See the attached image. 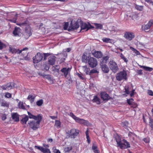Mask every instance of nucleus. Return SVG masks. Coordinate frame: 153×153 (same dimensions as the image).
<instances>
[{
  "mask_svg": "<svg viewBox=\"0 0 153 153\" xmlns=\"http://www.w3.org/2000/svg\"><path fill=\"white\" fill-rule=\"evenodd\" d=\"M43 146L44 147L46 148H45L42 147L37 146H35V148L38 149L43 153H51L50 149L47 148L49 147L48 145L43 144Z\"/></svg>",
  "mask_w": 153,
  "mask_h": 153,
  "instance_id": "1a4fd4ad",
  "label": "nucleus"
},
{
  "mask_svg": "<svg viewBox=\"0 0 153 153\" xmlns=\"http://www.w3.org/2000/svg\"><path fill=\"white\" fill-rule=\"evenodd\" d=\"M81 26V30L86 29V31H87L90 29L93 28L94 27L92 26L90 24H89V25H87L86 23H82Z\"/></svg>",
  "mask_w": 153,
  "mask_h": 153,
  "instance_id": "f3484780",
  "label": "nucleus"
},
{
  "mask_svg": "<svg viewBox=\"0 0 153 153\" xmlns=\"http://www.w3.org/2000/svg\"><path fill=\"white\" fill-rule=\"evenodd\" d=\"M115 139L118 146L120 149H125L130 147L129 143L125 139H122V138L119 135L117 134L115 136Z\"/></svg>",
  "mask_w": 153,
  "mask_h": 153,
  "instance_id": "f257e3e1",
  "label": "nucleus"
},
{
  "mask_svg": "<svg viewBox=\"0 0 153 153\" xmlns=\"http://www.w3.org/2000/svg\"><path fill=\"white\" fill-rule=\"evenodd\" d=\"M34 98L35 97L32 95H29L28 96L27 99L30 102H33L34 101Z\"/></svg>",
  "mask_w": 153,
  "mask_h": 153,
  "instance_id": "473e14b6",
  "label": "nucleus"
},
{
  "mask_svg": "<svg viewBox=\"0 0 153 153\" xmlns=\"http://www.w3.org/2000/svg\"><path fill=\"white\" fill-rule=\"evenodd\" d=\"M38 119L33 120L28 123L30 127L33 130H36L38 129L39 127V125L42 118H39V117Z\"/></svg>",
  "mask_w": 153,
  "mask_h": 153,
  "instance_id": "7ed1b4c3",
  "label": "nucleus"
},
{
  "mask_svg": "<svg viewBox=\"0 0 153 153\" xmlns=\"http://www.w3.org/2000/svg\"><path fill=\"white\" fill-rule=\"evenodd\" d=\"M11 94L8 92L5 93V97L7 98H10L11 97Z\"/></svg>",
  "mask_w": 153,
  "mask_h": 153,
  "instance_id": "c03bdc74",
  "label": "nucleus"
},
{
  "mask_svg": "<svg viewBox=\"0 0 153 153\" xmlns=\"http://www.w3.org/2000/svg\"><path fill=\"white\" fill-rule=\"evenodd\" d=\"M98 72V71L95 69H92L90 71L91 74L93 73H96Z\"/></svg>",
  "mask_w": 153,
  "mask_h": 153,
  "instance_id": "5fc2aeb1",
  "label": "nucleus"
},
{
  "mask_svg": "<svg viewBox=\"0 0 153 153\" xmlns=\"http://www.w3.org/2000/svg\"><path fill=\"white\" fill-rule=\"evenodd\" d=\"M11 114L12 119L14 122H18L19 121V115L17 113H13Z\"/></svg>",
  "mask_w": 153,
  "mask_h": 153,
  "instance_id": "aec40b11",
  "label": "nucleus"
},
{
  "mask_svg": "<svg viewBox=\"0 0 153 153\" xmlns=\"http://www.w3.org/2000/svg\"><path fill=\"white\" fill-rule=\"evenodd\" d=\"M27 24V22L26 21L24 22L21 23H17L16 25H18L21 26L23 25H24Z\"/></svg>",
  "mask_w": 153,
  "mask_h": 153,
  "instance_id": "49530a36",
  "label": "nucleus"
},
{
  "mask_svg": "<svg viewBox=\"0 0 153 153\" xmlns=\"http://www.w3.org/2000/svg\"><path fill=\"white\" fill-rule=\"evenodd\" d=\"M16 18H13V19H9V21L15 23L16 22Z\"/></svg>",
  "mask_w": 153,
  "mask_h": 153,
  "instance_id": "4d7b16f0",
  "label": "nucleus"
},
{
  "mask_svg": "<svg viewBox=\"0 0 153 153\" xmlns=\"http://www.w3.org/2000/svg\"><path fill=\"white\" fill-rule=\"evenodd\" d=\"M153 24V20L152 19L150 20L148 23L143 26H142V28H143V30L146 32H148L147 30L150 28L151 27Z\"/></svg>",
  "mask_w": 153,
  "mask_h": 153,
  "instance_id": "f8f14e48",
  "label": "nucleus"
},
{
  "mask_svg": "<svg viewBox=\"0 0 153 153\" xmlns=\"http://www.w3.org/2000/svg\"><path fill=\"white\" fill-rule=\"evenodd\" d=\"M69 26V23L68 22H64V24L63 25V29L64 30H67L68 29Z\"/></svg>",
  "mask_w": 153,
  "mask_h": 153,
  "instance_id": "ea45409f",
  "label": "nucleus"
},
{
  "mask_svg": "<svg viewBox=\"0 0 153 153\" xmlns=\"http://www.w3.org/2000/svg\"><path fill=\"white\" fill-rule=\"evenodd\" d=\"M32 35V33L31 31V29L30 27H28L25 28V33L23 35L24 37L27 39L28 38Z\"/></svg>",
  "mask_w": 153,
  "mask_h": 153,
  "instance_id": "dca6fc26",
  "label": "nucleus"
},
{
  "mask_svg": "<svg viewBox=\"0 0 153 153\" xmlns=\"http://www.w3.org/2000/svg\"><path fill=\"white\" fill-rule=\"evenodd\" d=\"M28 120V117L27 115H26L25 117H23L20 121L22 124H26Z\"/></svg>",
  "mask_w": 153,
  "mask_h": 153,
  "instance_id": "bb28decb",
  "label": "nucleus"
},
{
  "mask_svg": "<svg viewBox=\"0 0 153 153\" xmlns=\"http://www.w3.org/2000/svg\"><path fill=\"white\" fill-rule=\"evenodd\" d=\"M43 58V54L38 52L35 56L33 58V61L34 63H37L42 61Z\"/></svg>",
  "mask_w": 153,
  "mask_h": 153,
  "instance_id": "6e6552de",
  "label": "nucleus"
},
{
  "mask_svg": "<svg viewBox=\"0 0 153 153\" xmlns=\"http://www.w3.org/2000/svg\"><path fill=\"white\" fill-rule=\"evenodd\" d=\"M92 54L94 57L98 59L101 58L103 55L102 53L100 51H95L92 53Z\"/></svg>",
  "mask_w": 153,
  "mask_h": 153,
  "instance_id": "a211bd4d",
  "label": "nucleus"
},
{
  "mask_svg": "<svg viewBox=\"0 0 153 153\" xmlns=\"http://www.w3.org/2000/svg\"><path fill=\"white\" fill-rule=\"evenodd\" d=\"M134 100L132 98H131L127 100V103L130 105H131L132 103L133 102L132 101Z\"/></svg>",
  "mask_w": 153,
  "mask_h": 153,
  "instance_id": "37998d69",
  "label": "nucleus"
},
{
  "mask_svg": "<svg viewBox=\"0 0 153 153\" xmlns=\"http://www.w3.org/2000/svg\"><path fill=\"white\" fill-rule=\"evenodd\" d=\"M131 107H133V108H135L137 107V105L136 103L133 102L132 103L131 105Z\"/></svg>",
  "mask_w": 153,
  "mask_h": 153,
  "instance_id": "864d4df0",
  "label": "nucleus"
},
{
  "mask_svg": "<svg viewBox=\"0 0 153 153\" xmlns=\"http://www.w3.org/2000/svg\"><path fill=\"white\" fill-rule=\"evenodd\" d=\"M69 115L75 120L76 122L80 124L84 125L87 126H88L90 125V123L88 120L76 117L72 112H70Z\"/></svg>",
  "mask_w": 153,
  "mask_h": 153,
  "instance_id": "f03ea898",
  "label": "nucleus"
},
{
  "mask_svg": "<svg viewBox=\"0 0 153 153\" xmlns=\"http://www.w3.org/2000/svg\"><path fill=\"white\" fill-rule=\"evenodd\" d=\"M149 125L151 127V130H153V120H151L149 122Z\"/></svg>",
  "mask_w": 153,
  "mask_h": 153,
  "instance_id": "a18cd8bd",
  "label": "nucleus"
},
{
  "mask_svg": "<svg viewBox=\"0 0 153 153\" xmlns=\"http://www.w3.org/2000/svg\"><path fill=\"white\" fill-rule=\"evenodd\" d=\"M27 50H24L22 51L20 53L22 54L23 57H25L27 56Z\"/></svg>",
  "mask_w": 153,
  "mask_h": 153,
  "instance_id": "79ce46f5",
  "label": "nucleus"
},
{
  "mask_svg": "<svg viewBox=\"0 0 153 153\" xmlns=\"http://www.w3.org/2000/svg\"><path fill=\"white\" fill-rule=\"evenodd\" d=\"M86 138L88 143H90V139L89 136H87L86 137Z\"/></svg>",
  "mask_w": 153,
  "mask_h": 153,
  "instance_id": "338daca9",
  "label": "nucleus"
},
{
  "mask_svg": "<svg viewBox=\"0 0 153 153\" xmlns=\"http://www.w3.org/2000/svg\"><path fill=\"white\" fill-rule=\"evenodd\" d=\"M55 126H56L57 128H60L61 126V122L59 120H56Z\"/></svg>",
  "mask_w": 153,
  "mask_h": 153,
  "instance_id": "2f4dec72",
  "label": "nucleus"
},
{
  "mask_svg": "<svg viewBox=\"0 0 153 153\" xmlns=\"http://www.w3.org/2000/svg\"><path fill=\"white\" fill-rule=\"evenodd\" d=\"M142 70L141 69L137 71V73L139 75H142L143 74Z\"/></svg>",
  "mask_w": 153,
  "mask_h": 153,
  "instance_id": "e2e57ef3",
  "label": "nucleus"
},
{
  "mask_svg": "<svg viewBox=\"0 0 153 153\" xmlns=\"http://www.w3.org/2000/svg\"><path fill=\"white\" fill-rule=\"evenodd\" d=\"M135 8L136 9L140 11H142L143 9V6H139L136 4L135 5Z\"/></svg>",
  "mask_w": 153,
  "mask_h": 153,
  "instance_id": "4c0bfd02",
  "label": "nucleus"
},
{
  "mask_svg": "<svg viewBox=\"0 0 153 153\" xmlns=\"http://www.w3.org/2000/svg\"><path fill=\"white\" fill-rule=\"evenodd\" d=\"M53 152L54 153H61L59 149H55L54 150Z\"/></svg>",
  "mask_w": 153,
  "mask_h": 153,
  "instance_id": "0e129e2a",
  "label": "nucleus"
},
{
  "mask_svg": "<svg viewBox=\"0 0 153 153\" xmlns=\"http://www.w3.org/2000/svg\"><path fill=\"white\" fill-rule=\"evenodd\" d=\"M67 54H66V55H65L64 56V58H62L60 59V63H62L63 62H64L65 60V58H66L67 57Z\"/></svg>",
  "mask_w": 153,
  "mask_h": 153,
  "instance_id": "603ef678",
  "label": "nucleus"
},
{
  "mask_svg": "<svg viewBox=\"0 0 153 153\" xmlns=\"http://www.w3.org/2000/svg\"><path fill=\"white\" fill-rule=\"evenodd\" d=\"M81 21V20L79 19H78L76 21L72 20L71 22L70 26H69V29L71 30H74L77 29L79 27V22Z\"/></svg>",
  "mask_w": 153,
  "mask_h": 153,
  "instance_id": "9d476101",
  "label": "nucleus"
},
{
  "mask_svg": "<svg viewBox=\"0 0 153 153\" xmlns=\"http://www.w3.org/2000/svg\"><path fill=\"white\" fill-rule=\"evenodd\" d=\"M18 105L19 108L22 109L23 110L25 109V107L24 106L22 102L20 101L18 103Z\"/></svg>",
  "mask_w": 153,
  "mask_h": 153,
  "instance_id": "c756f323",
  "label": "nucleus"
},
{
  "mask_svg": "<svg viewBox=\"0 0 153 153\" xmlns=\"http://www.w3.org/2000/svg\"><path fill=\"white\" fill-rule=\"evenodd\" d=\"M1 118L3 120H4L7 118L5 114H3Z\"/></svg>",
  "mask_w": 153,
  "mask_h": 153,
  "instance_id": "680f3d73",
  "label": "nucleus"
},
{
  "mask_svg": "<svg viewBox=\"0 0 153 153\" xmlns=\"http://www.w3.org/2000/svg\"><path fill=\"white\" fill-rule=\"evenodd\" d=\"M92 149L94 153H100V151L98 150L97 146L94 143H93Z\"/></svg>",
  "mask_w": 153,
  "mask_h": 153,
  "instance_id": "a878e982",
  "label": "nucleus"
},
{
  "mask_svg": "<svg viewBox=\"0 0 153 153\" xmlns=\"http://www.w3.org/2000/svg\"><path fill=\"white\" fill-rule=\"evenodd\" d=\"M92 101L93 102L96 103L98 105H99L101 103V100L97 95L94 96V97Z\"/></svg>",
  "mask_w": 153,
  "mask_h": 153,
  "instance_id": "4be33fe9",
  "label": "nucleus"
},
{
  "mask_svg": "<svg viewBox=\"0 0 153 153\" xmlns=\"http://www.w3.org/2000/svg\"><path fill=\"white\" fill-rule=\"evenodd\" d=\"M72 149L73 147L72 146L65 147L64 150L65 153H68L70 151L72 150Z\"/></svg>",
  "mask_w": 153,
  "mask_h": 153,
  "instance_id": "c85d7f7f",
  "label": "nucleus"
},
{
  "mask_svg": "<svg viewBox=\"0 0 153 153\" xmlns=\"http://www.w3.org/2000/svg\"><path fill=\"white\" fill-rule=\"evenodd\" d=\"M42 54H43L44 60H45L46 57L50 55L49 53H43Z\"/></svg>",
  "mask_w": 153,
  "mask_h": 153,
  "instance_id": "3c124183",
  "label": "nucleus"
},
{
  "mask_svg": "<svg viewBox=\"0 0 153 153\" xmlns=\"http://www.w3.org/2000/svg\"><path fill=\"white\" fill-rule=\"evenodd\" d=\"M108 59L109 57L107 56L103 57L102 58L103 61H105V63L108 60Z\"/></svg>",
  "mask_w": 153,
  "mask_h": 153,
  "instance_id": "8fccbe9b",
  "label": "nucleus"
},
{
  "mask_svg": "<svg viewBox=\"0 0 153 153\" xmlns=\"http://www.w3.org/2000/svg\"><path fill=\"white\" fill-rule=\"evenodd\" d=\"M102 62L100 63V65H102V70L104 73H108L109 71V69L108 66L106 65H102Z\"/></svg>",
  "mask_w": 153,
  "mask_h": 153,
  "instance_id": "393cba45",
  "label": "nucleus"
},
{
  "mask_svg": "<svg viewBox=\"0 0 153 153\" xmlns=\"http://www.w3.org/2000/svg\"><path fill=\"white\" fill-rule=\"evenodd\" d=\"M130 49L132 50L136 54V55H140V52L138 51L137 50H136L135 48H133L131 47H130Z\"/></svg>",
  "mask_w": 153,
  "mask_h": 153,
  "instance_id": "72a5a7b5",
  "label": "nucleus"
},
{
  "mask_svg": "<svg viewBox=\"0 0 153 153\" xmlns=\"http://www.w3.org/2000/svg\"><path fill=\"white\" fill-rule=\"evenodd\" d=\"M50 118L53 119V120H54L55 119H56V118H57V117L56 116H50Z\"/></svg>",
  "mask_w": 153,
  "mask_h": 153,
  "instance_id": "774afa93",
  "label": "nucleus"
},
{
  "mask_svg": "<svg viewBox=\"0 0 153 153\" xmlns=\"http://www.w3.org/2000/svg\"><path fill=\"white\" fill-rule=\"evenodd\" d=\"M1 106H7L8 105L7 102L5 101H2L1 103Z\"/></svg>",
  "mask_w": 153,
  "mask_h": 153,
  "instance_id": "de8ad7c7",
  "label": "nucleus"
},
{
  "mask_svg": "<svg viewBox=\"0 0 153 153\" xmlns=\"http://www.w3.org/2000/svg\"><path fill=\"white\" fill-rule=\"evenodd\" d=\"M6 85L7 88V90L10 89L12 88L13 87H14V86L13 85L12 83L11 82L8 83Z\"/></svg>",
  "mask_w": 153,
  "mask_h": 153,
  "instance_id": "f704fd0d",
  "label": "nucleus"
},
{
  "mask_svg": "<svg viewBox=\"0 0 153 153\" xmlns=\"http://www.w3.org/2000/svg\"><path fill=\"white\" fill-rule=\"evenodd\" d=\"M88 63L89 66L93 68L95 67L98 64V62L97 59L93 57H90L88 59Z\"/></svg>",
  "mask_w": 153,
  "mask_h": 153,
  "instance_id": "423d86ee",
  "label": "nucleus"
},
{
  "mask_svg": "<svg viewBox=\"0 0 153 153\" xmlns=\"http://www.w3.org/2000/svg\"><path fill=\"white\" fill-rule=\"evenodd\" d=\"M108 65L110 69L113 72H116L119 68L117 63L113 60H111L109 62Z\"/></svg>",
  "mask_w": 153,
  "mask_h": 153,
  "instance_id": "0eeeda50",
  "label": "nucleus"
},
{
  "mask_svg": "<svg viewBox=\"0 0 153 153\" xmlns=\"http://www.w3.org/2000/svg\"><path fill=\"white\" fill-rule=\"evenodd\" d=\"M79 131L76 128H72L68 131L66 133L68 134V137L72 139H74L79 135Z\"/></svg>",
  "mask_w": 153,
  "mask_h": 153,
  "instance_id": "20e7f679",
  "label": "nucleus"
},
{
  "mask_svg": "<svg viewBox=\"0 0 153 153\" xmlns=\"http://www.w3.org/2000/svg\"><path fill=\"white\" fill-rule=\"evenodd\" d=\"M127 75L126 72L123 71H120L117 74L116 78L119 81H120L123 79L126 80L127 79Z\"/></svg>",
  "mask_w": 153,
  "mask_h": 153,
  "instance_id": "39448f33",
  "label": "nucleus"
},
{
  "mask_svg": "<svg viewBox=\"0 0 153 153\" xmlns=\"http://www.w3.org/2000/svg\"><path fill=\"white\" fill-rule=\"evenodd\" d=\"M125 92L126 94H129V90L128 87H127V88H125Z\"/></svg>",
  "mask_w": 153,
  "mask_h": 153,
  "instance_id": "052dcab7",
  "label": "nucleus"
},
{
  "mask_svg": "<svg viewBox=\"0 0 153 153\" xmlns=\"http://www.w3.org/2000/svg\"><path fill=\"white\" fill-rule=\"evenodd\" d=\"M1 88L4 90L7 89V87L6 85H2V86H1Z\"/></svg>",
  "mask_w": 153,
  "mask_h": 153,
  "instance_id": "bf43d9fd",
  "label": "nucleus"
},
{
  "mask_svg": "<svg viewBox=\"0 0 153 153\" xmlns=\"http://www.w3.org/2000/svg\"><path fill=\"white\" fill-rule=\"evenodd\" d=\"M124 37L126 39L130 41L134 38V35L133 33L126 32L125 33Z\"/></svg>",
  "mask_w": 153,
  "mask_h": 153,
  "instance_id": "2eb2a0df",
  "label": "nucleus"
},
{
  "mask_svg": "<svg viewBox=\"0 0 153 153\" xmlns=\"http://www.w3.org/2000/svg\"><path fill=\"white\" fill-rule=\"evenodd\" d=\"M6 47L5 44L2 43L0 40V50H1L3 48H5Z\"/></svg>",
  "mask_w": 153,
  "mask_h": 153,
  "instance_id": "e433bc0d",
  "label": "nucleus"
},
{
  "mask_svg": "<svg viewBox=\"0 0 153 153\" xmlns=\"http://www.w3.org/2000/svg\"><path fill=\"white\" fill-rule=\"evenodd\" d=\"M28 50L27 48L26 47L23 48L21 50H20L19 49H15L11 47H9V51L12 53H18L20 54L24 50Z\"/></svg>",
  "mask_w": 153,
  "mask_h": 153,
  "instance_id": "9b49d317",
  "label": "nucleus"
},
{
  "mask_svg": "<svg viewBox=\"0 0 153 153\" xmlns=\"http://www.w3.org/2000/svg\"><path fill=\"white\" fill-rule=\"evenodd\" d=\"M56 57L54 56H51L48 58V63L51 65H53L55 63Z\"/></svg>",
  "mask_w": 153,
  "mask_h": 153,
  "instance_id": "412c9836",
  "label": "nucleus"
},
{
  "mask_svg": "<svg viewBox=\"0 0 153 153\" xmlns=\"http://www.w3.org/2000/svg\"><path fill=\"white\" fill-rule=\"evenodd\" d=\"M103 42L106 43H111V39L109 38H105L102 39Z\"/></svg>",
  "mask_w": 153,
  "mask_h": 153,
  "instance_id": "c9c22d12",
  "label": "nucleus"
},
{
  "mask_svg": "<svg viewBox=\"0 0 153 153\" xmlns=\"http://www.w3.org/2000/svg\"><path fill=\"white\" fill-rule=\"evenodd\" d=\"M85 73L87 74L91 75V73H90V69L89 68H86L85 69Z\"/></svg>",
  "mask_w": 153,
  "mask_h": 153,
  "instance_id": "09e8293b",
  "label": "nucleus"
},
{
  "mask_svg": "<svg viewBox=\"0 0 153 153\" xmlns=\"http://www.w3.org/2000/svg\"><path fill=\"white\" fill-rule=\"evenodd\" d=\"M20 29L19 27H16L13 31V34L14 36H19V33H21Z\"/></svg>",
  "mask_w": 153,
  "mask_h": 153,
  "instance_id": "5701e85b",
  "label": "nucleus"
},
{
  "mask_svg": "<svg viewBox=\"0 0 153 153\" xmlns=\"http://www.w3.org/2000/svg\"><path fill=\"white\" fill-rule=\"evenodd\" d=\"M27 113L28 115V118H29L30 119H33L36 120L38 119V117H39V118H42V116L41 114H39L37 116H35L33 115L29 112H28Z\"/></svg>",
  "mask_w": 153,
  "mask_h": 153,
  "instance_id": "6ab92c4d",
  "label": "nucleus"
},
{
  "mask_svg": "<svg viewBox=\"0 0 153 153\" xmlns=\"http://www.w3.org/2000/svg\"><path fill=\"white\" fill-rule=\"evenodd\" d=\"M49 65L45 64L44 65V68L46 71L48 70L49 69Z\"/></svg>",
  "mask_w": 153,
  "mask_h": 153,
  "instance_id": "6e6d98bb",
  "label": "nucleus"
},
{
  "mask_svg": "<svg viewBox=\"0 0 153 153\" xmlns=\"http://www.w3.org/2000/svg\"><path fill=\"white\" fill-rule=\"evenodd\" d=\"M71 69V68H67L64 67L62 68L60 71L63 74L65 78H66L68 74H70Z\"/></svg>",
  "mask_w": 153,
  "mask_h": 153,
  "instance_id": "4468645a",
  "label": "nucleus"
},
{
  "mask_svg": "<svg viewBox=\"0 0 153 153\" xmlns=\"http://www.w3.org/2000/svg\"><path fill=\"white\" fill-rule=\"evenodd\" d=\"M77 75L82 80H84V77H82L80 74L78 73L77 74Z\"/></svg>",
  "mask_w": 153,
  "mask_h": 153,
  "instance_id": "69168bd1",
  "label": "nucleus"
},
{
  "mask_svg": "<svg viewBox=\"0 0 153 153\" xmlns=\"http://www.w3.org/2000/svg\"><path fill=\"white\" fill-rule=\"evenodd\" d=\"M120 57L125 62H127L128 61L127 59L126 58L124 55L122 53H121L120 54Z\"/></svg>",
  "mask_w": 153,
  "mask_h": 153,
  "instance_id": "a19ab883",
  "label": "nucleus"
},
{
  "mask_svg": "<svg viewBox=\"0 0 153 153\" xmlns=\"http://www.w3.org/2000/svg\"><path fill=\"white\" fill-rule=\"evenodd\" d=\"M101 98L103 100H108L112 99V98L110 97L109 95L106 92L103 91L100 93Z\"/></svg>",
  "mask_w": 153,
  "mask_h": 153,
  "instance_id": "ddd939ff",
  "label": "nucleus"
},
{
  "mask_svg": "<svg viewBox=\"0 0 153 153\" xmlns=\"http://www.w3.org/2000/svg\"><path fill=\"white\" fill-rule=\"evenodd\" d=\"M43 103V100L42 99H41L37 101L36 105L38 106H40L42 105Z\"/></svg>",
  "mask_w": 153,
  "mask_h": 153,
  "instance_id": "58836bf2",
  "label": "nucleus"
},
{
  "mask_svg": "<svg viewBox=\"0 0 153 153\" xmlns=\"http://www.w3.org/2000/svg\"><path fill=\"white\" fill-rule=\"evenodd\" d=\"M139 66L140 68H143L145 70L147 71L150 72L153 70V68L151 67L145 66H141L140 65H139Z\"/></svg>",
  "mask_w": 153,
  "mask_h": 153,
  "instance_id": "cd10ccee",
  "label": "nucleus"
},
{
  "mask_svg": "<svg viewBox=\"0 0 153 153\" xmlns=\"http://www.w3.org/2000/svg\"><path fill=\"white\" fill-rule=\"evenodd\" d=\"M94 24L96 29H102L103 27V25L101 24L95 23Z\"/></svg>",
  "mask_w": 153,
  "mask_h": 153,
  "instance_id": "7c9ffc66",
  "label": "nucleus"
},
{
  "mask_svg": "<svg viewBox=\"0 0 153 153\" xmlns=\"http://www.w3.org/2000/svg\"><path fill=\"white\" fill-rule=\"evenodd\" d=\"M87 54L86 53H83L82 56V62H88V59H89L90 57L87 56Z\"/></svg>",
  "mask_w": 153,
  "mask_h": 153,
  "instance_id": "b1692460",
  "label": "nucleus"
},
{
  "mask_svg": "<svg viewBox=\"0 0 153 153\" xmlns=\"http://www.w3.org/2000/svg\"><path fill=\"white\" fill-rule=\"evenodd\" d=\"M148 94L150 96H153V92L151 90H149L148 91Z\"/></svg>",
  "mask_w": 153,
  "mask_h": 153,
  "instance_id": "13d9d810",
  "label": "nucleus"
}]
</instances>
